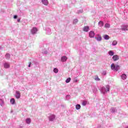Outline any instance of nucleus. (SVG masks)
I'll return each instance as SVG.
<instances>
[{
  "label": "nucleus",
  "mask_w": 128,
  "mask_h": 128,
  "mask_svg": "<svg viewBox=\"0 0 128 128\" xmlns=\"http://www.w3.org/2000/svg\"><path fill=\"white\" fill-rule=\"evenodd\" d=\"M14 18H18V16L16 15L14 16Z\"/></svg>",
  "instance_id": "29"
},
{
  "label": "nucleus",
  "mask_w": 128,
  "mask_h": 128,
  "mask_svg": "<svg viewBox=\"0 0 128 128\" xmlns=\"http://www.w3.org/2000/svg\"><path fill=\"white\" fill-rule=\"evenodd\" d=\"M74 22H78V20L76 19V20H74Z\"/></svg>",
  "instance_id": "32"
},
{
  "label": "nucleus",
  "mask_w": 128,
  "mask_h": 128,
  "mask_svg": "<svg viewBox=\"0 0 128 128\" xmlns=\"http://www.w3.org/2000/svg\"><path fill=\"white\" fill-rule=\"evenodd\" d=\"M18 22H20V19H18Z\"/></svg>",
  "instance_id": "31"
},
{
  "label": "nucleus",
  "mask_w": 128,
  "mask_h": 128,
  "mask_svg": "<svg viewBox=\"0 0 128 128\" xmlns=\"http://www.w3.org/2000/svg\"><path fill=\"white\" fill-rule=\"evenodd\" d=\"M95 38L98 42H100V40H102V36H98L97 37H96Z\"/></svg>",
  "instance_id": "15"
},
{
  "label": "nucleus",
  "mask_w": 128,
  "mask_h": 128,
  "mask_svg": "<svg viewBox=\"0 0 128 128\" xmlns=\"http://www.w3.org/2000/svg\"><path fill=\"white\" fill-rule=\"evenodd\" d=\"M122 30H128V26H124L122 28Z\"/></svg>",
  "instance_id": "13"
},
{
  "label": "nucleus",
  "mask_w": 128,
  "mask_h": 128,
  "mask_svg": "<svg viewBox=\"0 0 128 128\" xmlns=\"http://www.w3.org/2000/svg\"><path fill=\"white\" fill-rule=\"evenodd\" d=\"M66 60H68V58L66 56H63L61 58L62 62H66Z\"/></svg>",
  "instance_id": "9"
},
{
  "label": "nucleus",
  "mask_w": 128,
  "mask_h": 128,
  "mask_svg": "<svg viewBox=\"0 0 128 128\" xmlns=\"http://www.w3.org/2000/svg\"><path fill=\"white\" fill-rule=\"evenodd\" d=\"M110 24H105L104 28H110Z\"/></svg>",
  "instance_id": "20"
},
{
  "label": "nucleus",
  "mask_w": 128,
  "mask_h": 128,
  "mask_svg": "<svg viewBox=\"0 0 128 128\" xmlns=\"http://www.w3.org/2000/svg\"><path fill=\"white\" fill-rule=\"evenodd\" d=\"M121 78L122 80H126V74H122V75L121 76Z\"/></svg>",
  "instance_id": "11"
},
{
  "label": "nucleus",
  "mask_w": 128,
  "mask_h": 128,
  "mask_svg": "<svg viewBox=\"0 0 128 128\" xmlns=\"http://www.w3.org/2000/svg\"><path fill=\"white\" fill-rule=\"evenodd\" d=\"M118 44V42H116V40L113 41L112 43V46H116V44Z\"/></svg>",
  "instance_id": "24"
},
{
  "label": "nucleus",
  "mask_w": 128,
  "mask_h": 128,
  "mask_svg": "<svg viewBox=\"0 0 128 128\" xmlns=\"http://www.w3.org/2000/svg\"><path fill=\"white\" fill-rule=\"evenodd\" d=\"M112 58L114 62H116V60H118L120 57L118 55H114L113 56Z\"/></svg>",
  "instance_id": "2"
},
{
  "label": "nucleus",
  "mask_w": 128,
  "mask_h": 128,
  "mask_svg": "<svg viewBox=\"0 0 128 128\" xmlns=\"http://www.w3.org/2000/svg\"><path fill=\"white\" fill-rule=\"evenodd\" d=\"M16 98H20V91L16 90Z\"/></svg>",
  "instance_id": "4"
},
{
  "label": "nucleus",
  "mask_w": 128,
  "mask_h": 128,
  "mask_svg": "<svg viewBox=\"0 0 128 128\" xmlns=\"http://www.w3.org/2000/svg\"><path fill=\"white\" fill-rule=\"evenodd\" d=\"M89 36L90 38H94V31H91L89 33Z\"/></svg>",
  "instance_id": "7"
},
{
  "label": "nucleus",
  "mask_w": 128,
  "mask_h": 128,
  "mask_svg": "<svg viewBox=\"0 0 128 128\" xmlns=\"http://www.w3.org/2000/svg\"><path fill=\"white\" fill-rule=\"evenodd\" d=\"M31 32L32 34H36V32H38V28L36 27L33 28L31 30Z\"/></svg>",
  "instance_id": "3"
},
{
  "label": "nucleus",
  "mask_w": 128,
  "mask_h": 128,
  "mask_svg": "<svg viewBox=\"0 0 128 128\" xmlns=\"http://www.w3.org/2000/svg\"><path fill=\"white\" fill-rule=\"evenodd\" d=\"M32 120H30V118H28L27 119H26V123L28 124H30Z\"/></svg>",
  "instance_id": "12"
},
{
  "label": "nucleus",
  "mask_w": 128,
  "mask_h": 128,
  "mask_svg": "<svg viewBox=\"0 0 128 128\" xmlns=\"http://www.w3.org/2000/svg\"><path fill=\"white\" fill-rule=\"evenodd\" d=\"M111 70H116L118 72V70H120V66L118 65H114V64H112L111 65Z\"/></svg>",
  "instance_id": "1"
},
{
  "label": "nucleus",
  "mask_w": 128,
  "mask_h": 128,
  "mask_svg": "<svg viewBox=\"0 0 128 128\" xmlns=\"http://www.w3.org/2000/svg\"><path fill=\"white\" fill-rule=\"evenodd\" d=\"M54 72H55V74H58V70L56 68H54Z\"/></svg>",
  "instance_id": "22"
},
{
  "label": "nucleus",
  "mask_w": 128,
  "mask_h": 128,
  "mask_svg": "<svg viewBox=\"0 0 128 128\" xmlns=\"http://www.w3.org/2000/svg\"><path fill=\"white\" fill-rule=\"evenodd\" d=\"M128 128V126L127 128Z\"/></svg>",
  "instance_id": "33"
},
{
  "label": "nucleus",
  "mask_w": 128,
  "mask_h": 128,
  "mask_svg": "<svg viewBox=\"0 0 128 128\" xmlns=\"http://www.w3.org/2000/svg\"><path fill=\"white\" fill-rule=\"evenodd\" d=\"M84 32H88L90 30V27L88 26H85L83 28Z\"/></svg>",
  "instance_id": "5"
},
{
  "label": "nucleus",
  "mask_w": 128,
  "mask_h": 128,
  "mask_svg": "<svg viewBox=\"0 0 128 128\" xmlns=\"http://www.w3.org/2000/svg\"><path fill=\"white\" fill-rule=\"evenodd\" d=\"M56 118V116L55 115H52L50 118H49V120L50 122H52V120H54Z\"/></svg>",
  "instance_id": "8"
},
{
  "label": "nucleus",
  "mask_w": 128,
  "mask_h": 128,
  "mask_svg": "<svg viewBox=\"0 0 128 128\" xmlns=\"http://www.w3.org/2000/svg\"><path fill=\"white\" fill-rule=\"evenodd\" d=\"M76 110H80V104L76 105Z\"/></svg>",
  "instance_id": "25"
},
{
  "label": "nucleus",
  "mask_w": 128,
  "mask_h": 128,
  "mask_svg": "<svg viewBox=\"0 0 128 128\" xmlns=\"http://www.w3.org/2000/svg\"><path fill=\"white\" fill-rule=\"evenodd\" d=\"M95 80H100V78H98V76H97V77L95 78Z\"/></svg>",
  "instance_id": "28"
},
{
  "label": "nucleus",
  "mask_w": 128,
  "mask_h": 128,
  "mask_svg": "<svg viewBox=\"0 0 128 128\" xmlns=\"http://www.w3.org/2000/svg\"><path fill=\"white\" fill-rule=\"evenodd\" d=\"M10 64H8V63L4 64V68H10Z\"/></svg>",
  "instance_id": "10"
},
{
  "label": "nucleus",
  "mask_w": 128,
  "mask_h": 128,
  "mask_svg": "<svg viewBox=\"0 0 128 128\" xmlns=\"http://www.w3.org/2000/svg\"><path fill=\"white\" fill-rule=\"evenodd\" d=\"M109 56H114V52H112V50H110L108 52Z\"/></svg>",
  "instance_id": "16"
},
{
  "label": "nucleus",
  "mask_w": 128,
  "mask_h": 128,
  "mask_svg": "<svg viewBox=\"0 0 128 128\" xmlns=\"http://www.w3.org/2000/svg\"><path fill=\"white\" fill-rule=\"evenodd\" d=\"M30 64H32V62H29L28 68H30Z\"/></svg>",
  "instance_id": "30"
},
{
  "label": "nucleus",
  "mask_w": 128,
  "mask_h": 128,
  "mask_svg": "<svg viewBox=\"0 0 128 128\" xmlns=\"http://www.w3.org/2000/svg\"><path fill=\"white\" fill-rule=\"evenodd\" d=\"M5 56L7 60H10V54H6Z\"/></svg>",
  "instance_id": "18"
},
{
  "label": "nucleus",
  "mask_w": 128,
  "mask_h": 128,
  "mask_svg": "<svg viewBox=\"0 0 128 128\" xmlns=\"http://www.w3.org/2000/svg\"><path fill=\"white\" fill-rule=\"evenodd\" d=\"M74 82H78V79L76 78L74 79Z\"/></svg>",
  "instance_id": "27"
},
{
  "label": "nucleus",
  "mask_w": 128,
  "mask_h": 128,
  "mask_svg": "<svg viewBox=\"0 0 128 128\" xmlns=\"http://www.w3.org/2000/svg\"><path fill=\"white\" fill-rule=\"evenodd\" d=\"M10 102L12 104H14V102H16V100H14V98H12L10 100Z\"/></svg>",
  "instance_id": "14"
},
{
  "label": "nucleus",
  "mask_w": 128,
  "mask_h": 128,
  "mask_svg": "<svg viewBox=\"0 0 128 128\" xmlns=\"http://www.w3.org/2000/svg\"><path fill=\"white\" fill-rule=\"evenodd\" d=\"M103 38H104V40H110V36L108 35H104Z\"/></svg>",
  "instance_id": "17"
},
{
  "label": "nucleus",
  "mask_w": 128,
  "mask_h": 128,
  "mask_svg": "<svg viewBox=\"0 0 128 128\" xmlns=\"http://www.w3.org/2000/svg\"><path fill=\"white\" fill-rule=\"evenodd\" d=\"M72 78H67L66 80V84H68V82H70Z\"/></svg>",
  "instance_id": "21"
},
{
  "label": "nucleus",
  "mask_w": 128,
  "mask_h": 128,
  "mask_svg": "<svg viewBox=\"0 0 128 128\" xmlns=\"http://www.w3.org/2000/svg\"><path fill=\"white\" fill-rule=\"evenodd\" d=\"M82 106H86V101H84L82 102Z\"/></svg>",
  "instance_id": "26"
},
{
  "label": "nucleus",
  "mask_w": 128,
  "mask_h": 128,
  "mask_svg": "<svg viewBox=\"0 0 128 128\" xmlns=\"http://www.w3.org/2000/svg\"><path fill=\"white\" fill-rule=\"evenodd\" d=\"M100 26H104V22L102 21H100L98 22Z\"/></svg>",
  "instance_id": "19"
},
{
  "label": "nucleus",
  "mask_w": 128,
  "mask_h": 128,
  "mask_svg": "<svg viewBox=\"0 0 128 128\" xmlns=\"http://www.w3.org/2000/svg\"><path fill=\"white\" fill-rule=\"evenodd\" d=\"M42 2L44 6H48V0H42Z\"/></svg>",
  "instance_id": "6"
},
{
  "label": "nucleus",
  "mask_w": 128,
  "mask_h": 128,
  "mask_svg": "<svg viewBox=\"0 0 128 128\" xmlns=\"http://www.w3.org/2000/svg\"><path fill=\"white\" fill-rule=\"evenodd\" d=\"M110 91V86L106 85V92Z\"/></svg>",
  "instance_id": "23"
}]
</instances>
